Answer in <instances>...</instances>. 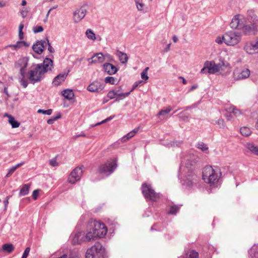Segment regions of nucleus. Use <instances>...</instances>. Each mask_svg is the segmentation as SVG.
Instances as JSON below:
<instances>
[{"label": "nucleus", "mask_w": 258, "mask_h": 258, "mask_svg": "<svg viewBox=\"0 0 258 258\" xmlns=\"http://www.w3.org/2000/svg\"><path fill=\"white\" fill-rule=\"evenodd\" d=\"M53 66L52 60L46 58L42 63L32 66L27 74V78L33 84L40 82L43 78L44 74L50 71Z\"/></svg>", "instance_id": "nucleus-1"}, {"label": "nucleus", "mask_w": 258, "mask_h": 258, "mask_svg": "<svg viewBox=\"0 0 258 258\" xmlns=\"http://www.w3.org/2000/svg\"><path fill=\"white\" fill-rule=\"evenodd\" d=\"M221 176V172L218 169H214L211 166H207L203 169L202 179L210 186L216 184Z\"/></svg>", "instance_id": "nucleus-2"}, {"label": "nucleus", "mask_w": 258, "mask_h": 258, "mask_svg": "<svg viewBox=\"0 0 258 258\" xmlns=\"http://www.w3.org/2000/svg\"><path fill=\"white\" fill-rule=\"evenodd\" d=\"M206 67L209 68V74H214L219 73L222 74L224 71L226 70L227 72H230V67L228 63L221 61L216 63L214 61H206Z\"/></svg>", "instance_id": "nucleus-3"}, {"label": "nucleus", "mask_w": 258, "mask_h": 258, "mask_svg": "<svg viewBox=\"0 0 258 258\" xmlns=\"http://www.w3.org/2000/svg\"><path fill=\"white\" fill-rule=\"evenodd\" d=\"M225 44L228 46H235L241 40V34L240 32L230 31L224 34Z\"/></svg>", "instance_id": "nucleus-4"}, {"label": "nucleus", "mask_w": 258, "mask_h": 258, "mask_svg": "<svg viewBox=\"0 0 258 258\" xmlns=\"http://www.w3.org/2000/svg\"><path fill=\"white\" fill-rule=\"evenodd\" d=\"M102 253V246L97 242L87 250L86 258H103Z\"/></svg>", "instance_id": "nucleus-5"}, {"label": "nucleus", "mask_w": 258, "mask_h": 258, "mask_svg": "<svg viewBox=\"0 0 258 258\" xmlns=\"http://www.w3.org/2000/svg\"><path fill=\"white\" fill-rule=\"evenodd\" d=\"M117 166V159L115 158L110 159L104 164L100 166L98 171L100 173H112Z\"/></svg>", "instance_id": "nucleus-6"}, {"label": "nucleus", "mask_w": 258, "mask_h": 258, "mask_svg": "<svg viewBox=\"0 0 258 258\" xmlns=\"http://www.w3.org/2000/svg\"><path fill=\"white\" fill-rule=\"evenodd\" d=\"M250 74V71L247 68H236L233 73V77L235 80L238 81L248 78Z\"/></svg>", "instance_id": "nucleus-7"}, {"label": "nucleus", "mask_w": 258, "mask_h": 258, "mask_svg": "<svg viewBox=\"0 0 258 258\" xmlns=\"http://www.w3.org/2000/svg\"><path fill=\"white\" fill-rule=\"evenodd\" d=\"M93 231L95 232L98 238H102L107 232V228L105 224L100 221H94L93 223Z\"/></svg>", "instance_id": "nucleus-8"}, {"label": "nucleus", "mask_w": 258, "mask_h": 258, "mask_svg": "<svg viewBox=\"0 0 258 258\" xmlns=\"http://www.w3.org/2000/svg\"><path fill=\"white\" fill-rule=\"evenodd\" d=\"M87 13V5H84L77 9L73 13V20L75 23L80 22Z\"/></svg>", "instance_id": "nucleus-9"}, {"label": "nucleus", "mask_w": 258, "mask_h": 258, "mask_svg": "<svg viewBox=\"0 0 258 258\" xmlns=\"http://www.w3.org/2000/svg\"><path fill=\"white\" fill-rule=\"evenodd\" d=\"M83 174L82 167H77L75 168L70 173L68 177V182L72 184H75L79 181Z\"/></svg>", "instance_id": "nucleus-10"}, {"label": "nucleus", "mask_w": 258, "mask_h": 258, "mask_svg": "<svg viewBox=\"0 0 258 258\" xmlns=\"http://www.w3.org/2000/svg\"><path fill=\"white\" fill-rule=\"evenodd\" d=\"M243 22H245L244 17L240 15L235 16L230 23V27L232 29H240Z\"/></svg>", "instance_id": "nucleus-11"}, {"label": "nucleus", "mask_w": 258, "mask_h": 258, "mask_svg": "<svg viewBox=\"0 0 258 258\" xmlns=\"http://www.w3.org/2000/svg\"><path fill=\"white\" fill-rule=\"evenodd\" d=\"M104 88V84L98 81H95L87 87V90L92 92H100Z\"/></svg>", "instance_id": "nucleus-12"}, {"label": "nucleus", "mask_w": 258, "mask_h": 258, "mask_svg": "<svg viewBox=\"0 0 258 258\" xmlns=\"http://www.w3.org/2000/svg\"><path fill=\"white\" fill-rule=\"evenodd\" d=\"M105 56L111 57L108 54L104 55L101 52L97 53L95 54L91 58H88V61L90 64L102 63L104 61Z\"/></svg>", "instance_id": "nucleus-13"}, {"label": "nucleus", "mask_w": 258, "mask_h": 258, "mask_svg": "<svg viewBox=\"0 0 258 258\" xmlns=\"http://www.w3.org/2000/svg\"><path fill=\"white\" fill-rule=\"evenodd\" d=\"M28 62L26 58L23 57L19 59L15 64V68L20 69V73L22 77H25V69L27 67Z\"/></svg>", "instance_id": "nucleus-14"}, {"label": "nucleus", "mask_w": 258, "mask_h": 258, "mask_svg": "<svg viewBox=\"0 0 258 258\" xmlns=\"http://www.w3.org/2000/svg\"><path fill=\"white\" fill-rule=\"evenodd\" d=\"M255 25L252 24H245L243 22L240 30H241L244 35H248L254 33L255 30Z\"/></svg>", "instance_id": "nucleus-15"}, {"label": "nucleus", "mask_w": 258, "mask_h": 258, "mask_svg": "<svg viewBox=\"0 0 258 258\" xmlns=\"http://www.w3.org/2000/svg\"><path fill=\"white\" fill-rule=\"evenodd\" d=\"M246 53L250 54L257 53L255 41L246 42L243 47Z\"/></svg>", "instance_id": "nucleus-16"}, {"label": "nucleus", "mask_w": 258, "mask_h": 258, "mask_svg": "<svg viewBox=\"0 0 258 258\" xmlns=\"http://www.w3.org/2000/svg\"><path fill=\"white\" fill-rule=\"evenodd\" d=\"M46 45V43L45 41H38L33 44L32 48L37 54H41L43 51Z\"/></svg>", "instance_id": "nucleus-17"}, {"label": "nucleus", "mask_w": 258, "mask_h": 258, "mask_svg": "<svg viewBox=\"0 0 258 258\" xmlns=\"http://www.w3.org/2000/svg\"><path fill=\"white\" fill-rule=\"evenodd\" d=\"M103 69L104 71L110 75L115 74L117 71L116 67L110 63H104L103 64Z\"/></svg>", "instance_id": "nucleus-18"}, {"label": "nucleus", "mask_w": 258, "mask_h": 258, "mask_svg": "<svg viewBox=\"0 0 258 258\" xmlns=\"http://www.w3.org/2000/svg\"><path fill=\"white\" fill-rule=\"evenodd\" d=\"M154 190V189L152 188L151 184L144 183L142 185V191L145 198L146 196H148V195H149Z\"/></svg>", "instance_id": "nucleus-19"}, {"label": "nucleus", "mask_w": 258, "mask_h": 258, "mask_svg": "<svg viewBox=\"0 0 258 258\" xmlns=\"http://www.w3.org/2000/svg\"><path fill=\"white\" fill-rule=\"evenodd\" d=\"M67 75L60 74L54 78L52 84L54 86H58L66 79Z\"/></svg>", "instance_id": "nucleus-20"}, {"label": "nucleus", "mask_w": 258, "mask_h": 258, "mask_svg": "<svg viewBox=\"0 0 258 258\" xmlns=\"http://www.w3.org/2000/svg\"><path fill=\"white\" fill-rule=\"evenodd\" d=\"M226 111L229 113H232L236 117H238L242 114L241 110L233 105L230 106L229 107L227 108Z\"/></svg>", "instance_id": "nucleus-21"}, {"label": "nucleus", "mask_w": 258, "mask_h": 258, "mask_svg": "<svg viewBox=\"0 0 258 258\" xmlns=\"http://www.w3.org/2000/svg\"><path fill=\"white\" fill-rule=\"evenodd\" d=\"M84 234L81 232H78L75 234L73 239L72 242L73 244H79L83 241Z\"/></svg>", "instance_id": "nucleus-22"}, {"label": "nucleus", "mask_w": 258, "mask_h": 258, "mask_svg": "<svg viewBox=\"0 0 258 258\" xmlns=\"http://www.w3.org/2000/svg\"><path fill=\"white\" fill-rule=\"evenodd\" d=\"M145 198L153 202H156L160 198V196L159 194L156 192L154 190L148 195V196H146Z\"/></svg>", "instance_id": "nucleus-23"}, {"label": "nucleus", "mask_w": 258, "mask_h": 258, "mask_svg": "<svg viewBox=\"0 0 258 258\" xmlns=\"http://www.w3.org/2000/svg\"><path fill=\"white\" fill-rule=\"evenodd\" d=\"M98 237L97 235H96L95 232L93 231V229L92 230L89 231L87 233L86 235L84 236V241H90L91 240H94L95 238Z\"/></svg>", "instance_id": "nucleus-24"}, {"label": "nucleus", "mask_w": 258, "mask_h": 258, "mask_svg": "<svg viewBox=\"0 0 258 258\" xmlns=\"http://www.w3.org/2000/svg\"><path fill=\"white\" fill-rule=\"evenodd\" d=\"M62 95L65 98L69 100L73 99L75 96L73 90L70 89L63 90L62 91Z\"/></svg>", "instance_id": "nucleus-25"}, {"label": "nucleus", "mask_w": 258, "mask_h": 258, "mask_svg": "<svg viewBox=\"0 0 258 258\" xmlns=\"http://www.w3.org/2000/svg\"><path fill=\"white\" fill-rule=\"evenodd\" d=\"M117 55L121 63H126L127 62L128 58L127 55L125 53L121 51H118Z\"/></svg>", "instance_id": "nucleus-26"}, {"label": "nucleus", "mask_w": 258, "mask_h": 258, "mask_svg": "<svg viewBox=\"0 0 258 258\" xmlns=\"http://www.w3.org/2000/svg\"><path fill=\"white\" fill-rule=\"evenodd\" d=\"M9 118V122L11 124L13 128H17L19 127L20 123L16 120L14 117L11 115H7Z\"/></svg>", "instance_id": "nucleus-27"}, {"label": "nucleus", "mask_w": 258, "mask_h": 258, "mask_svg": "<svg viewBox=\"0 0 258 258\" xmlns=\"http://www.w3.org/2000/svg\"><path fill=\"white\" fill-rule=\"evenodd\" d=\"M30 187V186L29 184H24L20 190L19 195L20 196H24L28 195L29 193Z\"/></svg>", "instance_id": "nucleus-28"}, {"label": "nucleus", "mask_w": 258, "mask_h": 258, "mask_svg": "<svg viewBox=\"0 0 258 258\" xmlns=\"http://www.w3.org/2000/svg\"><path fill=\"white\" fill-rule=\"evenodd\" d=\"M247 148L253 154L258 156V146H255L253 144H247Z\"/></svg>", "instance_id": "nucleus-29"}, {"label": "nucleus", "mask_w": 258, "mask_h": 258, "mask_svg": "<svg viewBox=\"0 0 258 258\" xmlns=\"http://www.w3.org/2000/svg\"><path fill=\"white\" fill-rule=\"evenodd\" d=\"M15 249L14 246L12 244L6 243L3 245L2 250L8 253H11L14 251Z\"/></svg>", "instance_id": "nucleus-30"}, {"label": "nucleus", "mask_w": 258, "mask_h": 258, "mask_svg": "<svg viewBox=\"0 0 258 258\" xmlns=\"http://www.w3.org/2000/svg\"><path fill=\"white\" fill-rule=\"evenodd\" d=\"M24 163V162H21L20 163H19V164H17L16 165H15L14 166H13L12 167H11L10 169H9V171H8V173L7 174L6 177H9L11 176L12 175V174L14 172V171L18 168H19V167H20L21 166L23 165Z\"/></svg>", "instance_id": "nucleus-31"}, {"label": "nucleus", "mask_w": 258, "mask_h": 258, "mask_svg": "<svg viewBox=\"0 0 258 258\" xmlns=\"http://www.w3.org/2000/svg\"><path fill=\"white\" fill-rule=\"evenodd\" d=\"M249 253L251 258H258V247L253 246L250 249Z\"/></svg>", "instance_id": "nucleus-32"}, {"label": "nucleus", "mask_w": 258, "mask_h": 258, "mask_svg": "<svg viewBox=\"0 0 258 258\" xmlns=\"http://www.w3.org/2000/svg\"><path fill=\"white\" fill-rule=\"evenodd\" d=\"M172 109V107L170 106H168L165 108L161 110L158 113L157 115L164 116L166 114L169 113Z\"/></svg>", "instance_id": "nucleus-33"}, {"label": "nucleus", "mask_w": 258, "mask_h": 258, "mask_svg": "<svg viewBox=\"0 0 258 258\" xmlns=\"http://www.w3.org/2000/svg\"><path fill=\"white\" fill-rule=\"evenodd\" d=\"M240 133L244 136L247 137L251 134L250 130L247 127H242L240 129Z\"/></svg>", "instance_id": "nucleus-34"}, {"label": "nucleus", "mask_w": 258, "mask_h": 258, "mask_svg": "<svg viewBox=\"0 0 258 258\" xmlns=\"http://www.w3.org/2000/svg\"><path fill=\"white\" fill-rule=\"evenodd\" d=\"M86 35L88 39L95 40L96 39V36L95 33L93 32V31L90 29H88L87 30L86 32Z\"/></svg>", "instance_id": "nucleus-35"}, {"label": "nucleus", "mask_w": 258, "mask_h": 258, "mask_svg": "<svg viewBox=\"0 0 258 258\" xmlns=\"http://www.w3.org/2000/svg\"><path fill=\"white\" fill-rule=\"evenodd\" d=\"M184 258H199V253L194 250H191L186 254Z\"/></svg>", "instance_id": "nucleus-36"}, {"label": "nucleus", "mask_w": 258, "mask_h": 258, "mask_svg": "<svg viewBox=\"0 0 258 258\" xmlns=\"http://www.w3.org/2000/svg\"><path fill=\"white\" fill-rule=\"evenodd\" d=\"M197 148L201 150L203 152H206L208 150V147L203 142H200L196 145Z\"/></svg>", "instance_id": "nucleus-37"}, {"label": "nucleus", "mask_w": 258, "mask_h": 258, "mask_svg": "<svg viewBox=\"0 0 258 258\" xmlns=\"http://www.w3.org/2000/svg\"><path fill=\"white\" fill-rule=\"evenodd\" d=\"M180 207L177 205L171 206L170 208V210L168 212L169 214H175L179 210Z\"/></svg>", "instance_id": "nucleus-38"}, {"label": "nucleus", "mask_w": 258, "mask_h": 258, "mask_svg": "<svg viewBox=\"0 0 258 258\" xmlns=\"http://www.w3.org/2000/svg\"><path fill=\"white\" fill-rule=\"evenodd\" d=\"M134 136H134L133 135L132 132H130V133H127L125 136H124V137H123L121 139V142H122V143H124V142H126L127 140H130V139H131L132 138H133Z\"/></svg>", "instance_id": "nucleus-39"}, {"label": "nucleus", "mask_w": 258, "mask_h": 258, "mask_svg": "<svg viewBox=\"0 0 258 258\" xmlns=\"http://www.w3.org/2000/svg\"><path fill=\"white\" fill-rule=\"evenodd\" d=\"M149 69V67L146 68L141 73V78L143 80H147L149 79V77L148 76V71Z\"/></svg>", "instance_id": "nucleus-40"}, {"label": "nucleus", "mask_w": 258, "mask_h": 258, "mask_svg": "<svg viewBox=\"0 0 258 258\" xmlns=\"http://www.w3.org/2000/svg\"><path fill=\"white\" fill-rule=\"evenodd\" d=\"M61 117V114L60 113L58 114L56 116L52 117L51 118L47 120V122L49 124H52L54 123V122L58 119L60 118Z\"/></svg>", "instance_id": "nucleus-41"}, {"label": "nucleus", "mask_w": 258, "mask_h": 258, "mask_svg": "<svg viewBox=\"0 0 258 258\" xmlns=\"http://www.w3.org/2000/svg\"><path fill=\"white\" fill-rule=\"evenodd\" d=\"M105 82L106 83H110L111 84H115V79L113 77H107L105 78Z\"/></svg>", "instance_id": "nucleus-42"}, {"label": "nucleus", "mask_w": 258, "mask_h": 258, "mask_svg": "<svg viewBox=\"0 0 258 258\" xmlns=\"http://www.w3.org/2000/svg\"><path fill=\"white\" fill-rule=\"evenodd\" d=\"M52 110L51 109H49L47 110H43L41 109H39L38 110L37 112L39 113H42L44 114L50 115L52 113Z\"/></svg>", "instance_id": "nucleus-43"}, {"label": "nucleus", "mask_w": 258, "mask_h": 258, "mask_svg": "<svg viewBox=\"0 0 258 258\" xmlns=\"http://www.w3.org/2000/svg\"><path fill=\"white\" fill-rule=\"evenodd\" d=\"M117 95V92L113 90L110 91L107 94V97L112 99L114 98Z\"/></svg>", "instance_id": "nucleus-44"}, {"label": "nucleus", "mask_w": 258, "mask_h": 258, "mask_svg": "<svg viewBox=\"0 0 258 258\" xmlns=\"http://www.w3.org/2000/svg\"><path fill=\"white\" fill-rule=\"evenodd\" d=\"M215 42L218 44H222L223 42L225 43V39L224 38V35L222 36H218L215 39Z\"/></svg>", "instance_id": "nucleus-45"}, {"label": "nucleus", "mask_w": 258, "mask_h": 258, "mask_svg": "<svg viewBox=\"0 0 258 258\" xmlns=\"http://www.w3.org/2000/svg\"><path fill=\"white\" fill-rule=\"evenodd\" d=\"M33 31L35 33L41 32L43 31V28L42 26H36L33 28Z\"/></svg>", "instance_id": "nucleus-46"}, {"label": "nucleus", "mask_w": 258, "mask_h": 258, "mask_svg": "<svg viewBox=\"0 0 258 258\" xmlns=\"http://www.w3.org/2000/svg\"><path fill=\"white\" fill-rule=\"evenodd\" d=\"M207 61L204 63V68L201 70V73L207 74L209 73V68L206 67Z\"/></svg>", "instance_id": "nucleus-47"}, {"label": "nucleus", "mask_w": 258, "mask_h": 258, "mask_svg": "<svg viewBox=\"0 0 258 258\" xmlns=\"http://www.w3.org/2000/svg\"><path fill=\"white\" fill-rule=\"evenodd\" d=\"M20 84L21 86L24 88H26L28 86L27 81L24 79V77L23 78V77L20 80Z\"/></svg>", "instance_id": "nucleus-48"}, {"label": "nucleus", "mask_w": 258, "mask_h": 258, "mask_svg": "<svg viewBox=\"0 0 258 258\" xmlns=\"http://www.w3.org/2000/svg\"><path fill=\"white\" fill-rule=\"evenodd\" d=\"M30 251V247H27L25 249V251H24V252L23 253V255L22 256V258H27L28 255V254H29V253Z\"/></svg>", "instance_id": "nucleus-49"}, {"label": "nucleus", "mask_w": 258, "mask_h": 258, "mask_svg": "<svg viewBox=\"0 0 258 258\" xmlns=\"http://www.w3.org/2000/svg\"><path fill=\"white\" fill-rule=\"evenodd\" d=\"M8 47H11L13 50H17L18 48H19L21 47V45H20V44L18 43V42L16 44L10 45L8 46Z\"/></svg>", "instance_id": "nucleus-50"}, {"label": "nucleus", "mask_w": 258, "mask_h": 258, "mask_svg": "<svg viewBox=\"0 0 258 258\" xmlns=\"http://www.w3.org/2000/svg\"><path fill=\"white\" fill-rule=\"evenodd\" d=\"M136 7L138 11H141L143 10L144 4L141 2L139 3L138 4H136Z\"/></svg>", "instance_id": "nucleus-51"}, {"label": "nucleus", "mask_w": 258, "mask_h": 258, "mask_svg": "<svg viewBox=\"0 0 258 258\" xmlns=\"http://www.w3.org/2000/svg\"><path fill=\"white\" fill-rule=\"evenodd\" d=\"M39 190L38 189L34 190L32 193V197L34 200H36L38 198Z\"/></svg>", "instance_id": "nucleus-52"}, {"label": "nucleus", "mask_w": 258, "mask_h": 258, "mask_svg": "<svg viewBox=\"0 0 258 258\" xmlns=\"http://www.w3.org/2000/svg\"><path fill=\"white\" fill-rule=\"evenodd\" d=\"M217 123L219 125L220 127H224V121L222 119H219L217 121Z\"/></svg>", "instance_id": "nucleus-53"}, {"label": "nucleus", "mask_w": 258, "mask_h": 258, "mask_svg": "<svg viewBox=\"0 0 258 258\" xmlns=\"http://www.w3.org/2000/svg\"><path fill=\"white\" fill-rule=\"evenodd\" d=\"M50 164L52 166H57L58 163L56 161V160L55 158H53L50 161Z\"/></svg>", "instance_id": "nucleus-54"}, {"label": "nucleus", "mask_w": 258, "mask_h": 258, "mask_svg": "<svg viewBox=\"0 0 258 258\" xmlns=\"http://www.w3.org/2000/svg\"><path fill=\"white\" fill-rule=\"evenodd\" d=\"M21 14L23 18H25L27 14V11L25 8H23L21 11Z\"/></svg>", "instance_id": "nucleus-55"}, {"label": "nucleus", "mask_w": 258, "mask_h": 258, "mask_svg": "<svg viewBox=\"0 0 258 258\" xmlns=\"http://www.w3.org/2000/svg\"><path fill=\"white\" fill-rule=\"evenodd\" d=\"M130 94V92H127V93H118L117 92V95H116V96L126 97H127V96Z\"/></svg>", "instance_id": "nucleus-56"}, {"label": "nucleus", "mask_w": 258, "mask_h": 258, "mask_svg": "<svg viewBox=\"0 0 258 258\" xmlns=\"http://www.w3.org/2000/svg\"><path fill=\"white\" fill-rule=\"evenodd\" d=\"M47 43H48V50L50 52H53L54 51V49L52 48V47L50 45V43H49V40L48 39H47Z\"/></svg>", "instance_id": "nucleus-57"}, {"label": "nucleus", "mask_w": 258, "mask_h": 258, "mask_svg": "<svg viewBox=\"0 0 258 258\" xmlns=\"http://www.w3.org/2000/svg\"><path fill=\"white\" fill-rule=\"evenodd\" d=\"M18 43H20V45L23 44L24 46L26 47H29L30 46V44L28 43L27 42L24 41H18Z\"/></svg>", "instance_id": "nucleus-58"}, {"label": "nucleus", "mask_w": 258, "mask_h": 258, "mask_svg": "<svg viewBox=\"0 0 258 258\" xmlns=\"http://www.w3.org/2000/svg\"><path fill=\"white\" fill-rule=\"evenodd\" d=\"M140 130V127H138L134 129L133 131H131L133 135L134 136H135V135L139 132Z\"/></svg>", "instance_id": "nucleus-59"}, {"label": "nucleus", "mask_w": 258, "mask_h": 258, "mask_svg": "<svg viewBox=\"0 0 258 258\" xmlns=\"http://www.w3.org/2000/svg\"><path fill=\"white\" fill-rule=\"evenodd\" d=\"M9 197H7L6 200L4 201L5 209H7V208L8 205L9 204Z\"/></svg>", "instance_id": "nucleus-60"}, {"label": "nucleus", "mask_w": 258, "mask_h": 258, "mask_svg": "<svg viewBox=\"0 0 258 258\" xmlns=\"http://www.w3.org/2000/svg\"><path fill=\"white\" fill-rule=\"evenodd\" d=\"M19 36L20 39H23L24 37V34L22 31H19Z\"/></svg>", "instance_id": "nucleus-61"}, {"label": "nucleus", "mask_w": 258, "mask_h": 258, "mask_svg": "<svg viewBox=\"0 0 258 258\" xmlns=\"http://www.w3.org/2000/svg\"><path fill=\"white\" fill-rule=\"evenodd\" d=\"M109 118H106L103 120H102L101 122H99L98 123L96 124V125H100L101 124H102V123H105L107 121H109Z\"/></svg>", "instance_id": "nucleus-62"}, {"label": "nucleus", "mask_w": 258, "mask_h": 258, "mask_svg": "<svg viewBox=\"0 0 258 258\" xmlns=\"http://www.w3.org/2000/svg\"><path fill=\"white\" fill-rule=\"evenodd\" d=\"M4 93L7 95V96L8 97H10V95L9 94V93H8V88L5 87L4 88Z\"/></svg>", "instance_id": "nucleus-63"}, {"label": "nucleus", "mask_w": 258, "mask_h": 258, "mask_svg": "<svg viewBox=\"0 0 258 258\" xmlns=\"http://www.w3.org/2000/svg\"><path fill=\"white\" fill-rule=\"evenodd\" d=\"M24 28V25L22 23H21L19 26V31H22Z\"/></svg>", "instance_id": "nucleus-64"}]
</instances>
